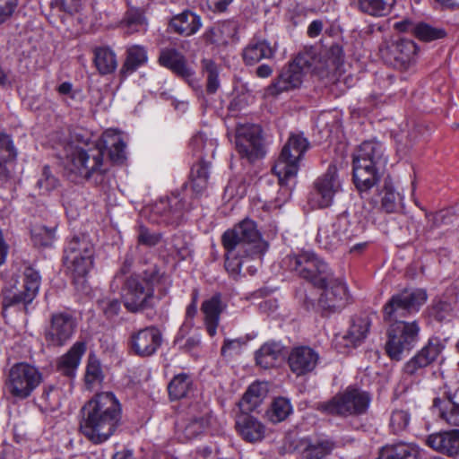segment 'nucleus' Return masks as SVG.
<instances>
[{
    "label": "nucleus",
    "instance_id": "f257e3e1",
    "mask_svg": "<svg viewBox=\"0 0 459 459\" xmlns=\"http://www.w3.org/2000/svg\"><path fill=\"white\" fill-rule=\"evenodd\" d=\"M427 299L423 290H404L394 295L384 307V318L394 323L387 331L385 351L392 359L401 360L415 346L420 327L416 322L399 320L417 311Z\"/></svg>",
    "mask_w": 459,
    "mask_h": 459
},
{
    "label": "nucleus",
    "instance_id": "f03ea898",
    "mask_svg": "<svg viewBox=\"0 0 459 459\" xmlns=\"http://www.w3.org/2000/svg\"><path fill=\"white\" fill-rule=\"evenodd\" d=\"M125 149L126 144L121 135L116 130L108 129L104 132L94 147L84 149L79 146H69L66 151L69 160L68 169L72 173L90 178L108 169L103 160L106 151L112 161L121 162L125 159Z\"/></svg>",
    "mask_w": 459,
    "mask_h": 459
},
{
    "label": "nucleus",
    "instance_id": "7ed1b4c3",
    "mask_svg": "<svg viewBox=\"0 0 459 459\" xmlns=\"http://www.w3.org/2000/svg\"><path fill=\"white\" fill-rule=\"evenodd\" d=\"M82 434L94 444L107 441L115 432L120 420V403L111 393H101L82 408Z\"/></svg>",
    "mask_w": 459,
    "mask_h": 459
},
{
    "label": "nucleus",
    "instance_id": "20e7f679",
    "mask_svg": "<svg viewBox=\"0 0 459 459\" xmlns=\"http://www.w3.org/2000/svg\"><path fill=\"white\" fill-rule=\"evenodd\" d=\"M222 241L227 251L225 266L233 272L241 268L239 256L263 254L267 248V243L261 239L256 226L251 220H244L232 230L226 231Z\"/></svg>",
    "mask_w": 459,
    "mask_h": 459
},
{
    "label": "nucleus",
    "instance_id": "39448f33",
    "mask_svg": "<svg viewBox=\"0 0 459 459\" xmlns=\"http://www.w3.org/2000/svg\"><path fill=\"white\" fill-rule=\"evenodd\" d=\"M4 287L2 290L3 316H6L9 307L30 303L38 294L40 285L39 273L31 267H25L21 274L11 268L2 273Z\"/></svg>",
    "mask_w": 459,
    "mask_h": 459
},
{
    "label": "nucleus",
    "instance_id": "423d86ee",
    "mask_svg": "<svg viewBox=\"0 0 459 459\" xmlns=\"http://www.w3.org/2000/svg\"><path fill=\"white\" fill-rule=\"evenodd\" d=\"M384 148L379 142L365 141L353 153V179L362 194L378 181V167L385 163Z\"/></svg>",
    "mask_w": 459,
    "mask_h": 459
},
{
    "label": "nucleus",
    "instance_id": "0eeeda50",
    "mask_svg": "<svg viewBox=\"0 0 459 459\" xmlns=\"http://www.w3.org/2000/svg\"><path fill=\"white\" fill-rule=\"evenodd\" d=\"M365 227V217L343 212L333 221L320 226L317 241L325 249H334L362 234Z\"/></svg>",
    "mask_w": 459,
    "mask_h": 459
},
{
    "label": "nucleus",
    "instance_id": "6e6552de",
    "mask_svg": "<svg viewBox=\"0 0 459 459\" xmlns=\"http://www.w3.org/2000/svg\"><path fill=\"white\" fill-rule=\"evenodd\" d=\"M93 245L85 237H74L65 249V264L78 290L88 291L87 276L93 265Z\"/></svg>",
    "mask_w": 459,
    "mask_h": 459
},
{
    "label": "nucleus",
    "instance_id": "1a4fd4ad",
    "mask_svg": "<svg viewBox=\"0 0 459 459\" xmlns=\"http://www.w3.org/2000/svg\"><path fill=\"white\" fill-rule=\"evenodd\" d=\"M307 147L308 143L302 135L292 134L290 136L273 168L281 186H288L290 181L295 179L299 170V162Z\"/></svg>",
    "mask_w": 459,
    "mask_h": 459
},
{
    "label": "nucleus",
    "instance_id": "9d476101",
    "mask_svg": "<svg viewBox=\"0 0 459 459\" xmlns=\"http://www.w3.org/2000/svg\"><path fill=\"white\" fill-rule=\"evenodd\" d=\"M283 263L315 286L324 284L330 278L331 273L327 264L313 251H302L299 255H289Z\"/></svg>",
    "mask_w": 459,
    "mask_h": 459
},
{
    "label": "nucleus",
    "instance_id": "9b49d317",
    "mask_svg": "<svg viewBox=\"0 0 459 459\" xmlns=\"http://www.w3.org/2000/svg\"><path fill=\"white\" fill-rule=\"evenodd\" d=\"M369 402L367 393L349 387L331 401L322 403L320 409L326 413L342 416L361 414L368 409Z\"/></svg>",
    "mask_w": 459,
    "mask_h": 459
},
{
    "label": "nucleus",
    "instance_id": "f8f14e48",
    "mask_svg": "<svg viewBox=\"0 0 459 459\" xmlns=\"http://www.w3.org/2000/svg\"><path fill=\"white\" fill-rule=\"evenodd\" d=\"M41 382L42 375L37 368L27 363H18L9 371L7 388L13 396L25 399Z\"/></svg>",
    "mask_w": 459,
    "mask_h": 459
},
{
    "label": "nucleus",
    "instance_id": "ddd939ff",
    "mask_svg": "<svg viewBox=\"0 0 459 459\" xmlns=\"http://www.w3.org/2000/svg\"><path fill=\"white\" fill-rule=\"evenodd\" d=\"M341 190L342 183L337 168L330 165L326 172L316 180L308 202L313 208H326L333 204L334 195Z\"/></svg>",
    "mask_w": 459,
    "mask_h": 459
},
{
    "label": "nucleus",
    "instance_id": "4468645a",
    "mask_svg": "<svg viewBox=\"0 0 459 459\" xmlns=\"http://www.w3.org/2000/svg\"><path fill=\"white\" fill-rule=\"evenodd\" d=\"M153 288L150 281L139 275L130 276L121 290V297L127 310L143 309L152 297Z\"/></svg>",
    "mask_w": 459,
    "mask_h": 459
},
{
    "label": "nucleus",
    "instance_id": "2eb2a0df",
    "mask_svg": "<svg viewBox=\"0 0 459 459\" xmlns=\"http://www.w3.org/2000/svg\"><path fill=\"white\" fill-rule=\"evenodd\" d=\"M308 68L309 65L306 57L298 56L288 67L281 72L278 79L266 88L265 94L267 96H274L283 91L299 88Z\"/></svg>",
    "mask_w": 459,
    "mask_h": 459
},
{
    "label": "nucleus",
    "instance_id": "dca6fc26",
    "mask_svg": "<svg viewBox=\"0 0 459 459\" xmlns=\"http://www.w3.org/2000/svg\"><path fill=\"white\" fill-rule=\"evenodd\" d=\"M236 147L242 157L254 161L264 155L261 129L255 125H244L237 129Z\"/></svg>",
    "mask_w": 459,
    "mask_h": 459
},
{
    "label": "nucleus",
    "instance_id": "f3484780",
    "mask_svg": "<svg viewBox=\"0 0 459 459\" xmlns=\"http://www.w3.org/2000/svg\"><path fill=\"white\" fill-rule=\"evenodd\" d=\"M322 289L318 299V306L328 311H336L342 309L349 301V293L346 285L332 277L325 281L324 284H317Z\"/></svg>",
    "mask_w": 459,
    "mask_h": 459
},
{
    "label": "nucleus",
    "instance_id": "a211bd4d",
    "mask_svg": "<svg viewBox=\"0 0 459 459\" xmlns=\"http://www.w3.org/2000/svg\"><path fill=\"white\" fill-rule=\"evenodd\" d=\"M75 327V320L70 314L56 313L51 316L50 325L45 332V339L50 345L62 346L73 336Z\"/></svg>",
    "mask_w": 459,
    "mask_h": 459
},
{
    "label": "nucleus",
    "instance_id": "6ab92c4d",
    "mask_svg": "<svg viewBox=\"0 0 459 459\" xmlns=\"http://www.w3.org/2000/svg\"><path fill=\"white\" fill-rule=\"evenodd\" d=\"M319 354L308 346H299L291 350L288 362L290 370L297 376L312 372L317 366Z\"/></svg>",
    "mask_w": 459,
    "mask_h": 459
},
{
    "label": "nucleus",
    "instance_id": "aec40b11",
    "mask_svg": "<svg viewBox=\"0 0 459 459\" xmlns=\"http://www.w3.org/2000/svg\"><path fill=\"white\" fill-rule=\"evenodd\" d=\"M161 343V335L155 327H146L131 336L130 346L133 351L139 356L153 354Z\"/></svg>",
    "mask_w": 459,
    "mask_h": 459
},
{
    "label": "nucleus",
    "instance_id": "412c9836",
    "mask_svg": "<svg viewBox=\"0 0 459 459\" xmlns=\"http://www.w3.org/2000/svg\"><path fill=\"white\" fill-rule=\"evenodd\" d=\"M427 445L433 450L456 456L459 455V429H454L432 433L427 437Z\"/></svg>",
    "mask_w": 459,
    "mask_h": 459
},
{
    "label": "nucleus",
    "instance_id": "4be33fe9",
    "mask_svg": "<svg viewBox=\"0 0 459 459\" xmlns=\"http://www.w3.org/2000/svg\"><path fill=\"white\" fill-rule=\"evenodd\" d=\"M16 151L8 135L0 134V187L4 186L12 177L13 161Z\"/></svg>",
    "mask_w": 459,
    "mask_h": 459
},
{
    "label": "nucleus",
    "instance_id": "5701e85b",
    "mask_svg": "<svg viewBox=\"0 0 459 459\" xmlns=\"http://www.w3.org/2000/svg\"><path fill=\"white\" fill-rule=\"evenodd\" d=\"M85 351L86 346L83 342H75L65 354L58 359L57 371L68 377H74Z\"/></svg>",
    "mask_w": 459,
    "mask_h": 459
},
{
    "label": "nucleus",
    "instance_id": "b1692460",
    "mask_svg": "<svg viewBox=\"0 0 459 459\" xmlns=\"http://www.w3.org/2000/svg\"><path fill=\"white\" fill-rule=\"evenodd\" d=\"M267 393V383L255 382L251 384L238 403L241 412L249 413L255 411L262 403Z\"/></svg>",
    "mask_w": 459,
    "mask_h": 459
},
{
    "label": "nucleus",
    "instance_id": "393cba45",
    "mask_svg": "<svg viewBox=\"0 0 459 459\" xmlns=\"http://www.w3.org/2000/svg\"><path fill=\"white\" fill-rule=\"evenodd\" d=\"M378 459H420V450L413 443L401 442L383 447Z\"/></svg>",
    "mask_w": 459,
    "mask_h": 459
},
{
    "label": "nucleus",
    "instance_id": "a878e982",
    "mask_svg": "<svg viewBox=\"0 0 459 459\" xmlns=\"http://www.w3.org/2000/svg\"><path fill=\"white\" fill-rule=\"evenodd\" d=\"M236 425L241 437L249 442H255L263 438L264 427L248 413L242 412L237 419Z\"/></svg>",
    "mask_w": 459,
    "mask_h": 459
},
{
    "label": "nucleus",
    "instance_id": "bb28decb",
    "mask_svg": "<svg viewBox=\"0 0 459 459\" xmlns=\"http://www.w3.org/2000/svg\"><path fill=\"white\" fill-rule=\"evenodd\" d=\"M201 310L204 316L206 331L210 336L213 337L217 333L220 315L223 310L220 297L214 296L204 301Z\"/></svg>",
    "mask_w": 459,
    "mask_h": 459
},
{
    "label": "nucleus",
    "instance_id": "cd10ccee",
    "mask_svg": "<svg viewBox=\"0 0 459 459\" xmlns=\"http://www.w3.org/2000/svg\"><path fill=\"white\" fill-rule=\"evenodd\" d=\"M160 63L178 75L188 79L193 74L186 65L184 56L174 48H165L160 52Z\"/></svg>",
    "mask_w": 459,
    "mask_h": 459
},
{
    "label": "nucleus",
    "instance_id": "c85d7f7f",
    "mask_svg": "<svg viewBox=\"0 0 459 459\" xmlns=\"http://www.w3.org/2000/svg\"><path fill=\"white\" fill-rule=\"evenodd\" d=\"M202 26L200 16L195 13L186 11L171 19L170 27L174 31L190 36L195 34Z\"/></svg>",
    "mask_w": 459,
    "mask_h": 459
},
{
    "label": "nucleus",
    "instance_id": "c756f323",
    "mask_svg": "<svg viewBox=\"0 0 459 459\" xmlns=\"http://www.w3.org/2000/svg\"><path fill=\"white\" fill-rule=\"evenodd\" d=\"M433 408L439 418L448 425L459 426V402L452 397L436 398Z\"/></svg>",
    "mask_w": 459,
    "mask_h": 459
},
{
    "label": "nucleus",
    "instance_id": "7c9ffc66",
    "mask_svg": "<svg viewBox=\"0 0 459 459\" xmlns=\"http://www.w3.org/2000/svg\"><path fill=\"white\" fill-rule=\"evenodd\" d=\"M274 49L266 40H254L243 51V59L247 65H252L264 58H271Z\"/></svg>",
    "mask_w": 459,
    "mask_h": 459
},
{
    "label": "nucleus",
    "instance_id": "2f4dec72",
    "mask_svg": "<svg viewBox=\"0 0 459 459\" xmlns=\"http://www.w3.org/2000/svg\"><path fill=\"white\" fill-rule=\"evenodd\" d=\"M387 53H390L394 58L403 65H409L415 57L418 52L417 45L408 39H400L392 46L385 47Z\"/></svg>",
    "mask_w": 459,
    "mask_h": 459
},
{
    "label": "nucleus",
    "instance_id": "473e14b6",
    "mask_svg": "<svg viewBox=\"0 0 459 459\" xmlns=\"http://www.w3.org/2000/svg\"><path fill=\"white\" fill-rule=\"evenodd\" d=\"M370 320L368 316L358 317L352 321L346 334L342 336L345 346H357L364 341L369 332Z\"/></svg>",
    "mask_w": 459,
    "mask_h": 459
},
{
    "label": "nucleus",
    "instance_id": "72a5a7b5",
    "mask_svg": "<svg viewBox=\"0 0 459 459\" xmlns=\"http://www.w3.org/2000/svg\"><path fill=\"white\" fill-rule=\"evenodd\" d=\"M282 347L277 342L264 343L255 353L256 363L262 368L273 367L282 358Z\"/></svg>",
    "mask_w": 459,
    "mask_h": 459
},
{
    "label": "nucleus",
    "instance_id": "f704fd0d",
    "mask_svg": "<svg viewBox=\"0 0 459 459\" xmlns=\"http://www.w3.org/2000/svg\"><path fill=\"white\" fill-rule=\"evenodd\" d=\"M211 423V416L208 411L195 415L188 416L183 428V432L186 439H193L203 433Z\"/></svg>",
    "mask_w": 459,
    "mask_h": 459
},
{
    "label": "nucleus",
    "instance_id": "c9c22d12",
    "mask_svg": "<svg viewBox=\"0 0 459 459\" xmlns=\"http://www.w3.org/2000/svg\"><path fill=\"white\" fill-rule=\"evenodd\" d=\"M396 0H359V9L374 17H383L388 15Z\"/></svg>",
    "mask_w": 459,
    "mask_h": 459
},
{
    "label": "nucleus",
    "instance_id": "e433bc0d",
    "mask_svg": "<svg viewBox=\"0 0 459 459\" xmlns=\"http://www.w3.org/2000/svg\"><path fill=\"white\" fill-rule=\"evenodd\" d=\"M126 54V59L123 65L124 74H132L137 68L147 63V51L143 46H130L127 48Z\"/></svg>",
    "mask_w": 459,
    "mask_h": 459
},
{
    "label": "nucleus",
    "instance_id": "4c0bfd02",
    "mask_svg": "<svg viewBox=\"0 0 459 459\" xmlns=\"http://www.w3.org/2000/svg\"><path fill=\"white\" fill-rule=\"evenodd\" d=\"M209 163L201 161L193 166L191 170L190 187L196 195L204 192L208 186Z\"/></svg>",
    "mask_w": 459,
    "mask_h": 459
},
{
    "label": "nucleus",
    "instance_id": "58836bf2",
    "mask_svg": "<svg viewBox=\"0 0 459 459\" xmlns=\"http://www.w3.org/2000/svg\"><path fill=\"white\" fill-rule=\"evenodd\" d=\"M94 62L101 74L113 73L117 67L116 55L108 48H96Z\"/></svg>",
    "mask_w": 459,
    "mask_h": 459
},
{
    "label": "nucleus",
    "instance_id": "ea45409f",
    "mask_svg": "<svg viewBox=\"0 0 459 459\" xmlns=\"http://www.w3.org/2000/svg\"><path fill=\"white\" fill-rule=\"evenodd\" d=\"M104 378L103 371L100 360L96 356L89 355L86 370H85V385L89 389L99 386Z\"/></svg>",
    "mask_w": 459,
    "mask_h": 459
},
{
    "label": "nucleus",
    "instance_id": "a19ab883",
    "mask_svg": "<svg viewBox=\"0 0 459 459\" xmlns=\"http://www.w3.org/2000/svg\"><path fill=\"white\" fill-rule=\"evenodd\" d=\"M292 411L289 400L279 397L273 401L271 408L266 411V417L273 423L284 420Z\"/></svg>",
    "mask_w": 459,
    "mask_h": 459
},
{
    "label": "nucleus",
    "instance_id": "79ce46f5",
    "mask_svg": "<svg viewBox=\"0 0 459 459\" xmlns=\"http://www.w3.org/2000/svg\"><path fill=\"white\" fill-rule=\"evenodd\" d=\"M191 145L196 153L206 157H212L217 147L216 139L207 135L205 133H199L191 141Z\"/></svg>",
    "mask_w": 459,
    "mask_h": 459
},
{
    "label": "nucleus",
    "instance_id": "37998d69",
    "mask_svg": "<svg viewBox=\"0 0 459 459\" xmlns=\"http://www.w3.org/2000/svg\"><path fill=\"white\" fill-rule=\"evenodd\" d=\"M333 447L330 440L320 439L307 444L303 453L307 459H322L331 453Z\"/></svg>",
    "mask_w": 459,
    "mask_h": 459
},
{
    "label": "nucleus",
    "instance_id": "c03bdc74",
    "mask_svg": "<svg viewBox=\"0 0 459 459\" xmlns=\"http://www.w3.org/2000/svg\"><path fill=\"white\" fill-rule=\"evenodd\" d=\"M191 385V380L186 374L176 376L169 385V394L172 399L178 400L185 397Z\"/></svg>",
    "mask_w": 459,
    "mask_h": 459
},
{
    "label": "nucleus",
    "instance_id": "a18cd8bd",
    "mask_svg": "<svg viewBox=\"0 0 459 459\" xmlns=\"http://www.w3.org/2000/svg\"><path fill=\"white\" fill-rule=\"evenodd\" d=\"M444 344L439 338H430L428 343L417 353L420 358L426 360L427 366L430 365L441 353Z\"/></svg>",
    "mask_w": 459,
    "mask_h": 459
},
{
    "label": "nucleus",
    "instance_id": "49530a36",
    "mask_svg": "<svg viewBox=\"0 0 459 459\" xmlns=\"http://www.w3.org/2000/svg\"><path fill=\"white\" fill-rule=\"evenodd\" d=\"M412 32L419 39L423 41H431L442 39L445 36L443 30L434 28L427 23L414 25Z\"/></svg>",
    "mask_w": 459,
    "mask_h": 459
},
{
    "label": "nucleus",
    "instance_id": "de8ad7c7",
    "mask_svg": "<svg viewBox=\"0 0 459 459\" xmlns=\"http://www.w3.org/2000/svg\"><path fill=\"white\" fill-rule=\"evenodd\" d=\"M400 201V195L386 184L381 193V207L386 212H394L398 209Z\"/></svg>",
    "mask_w": 459,
    "mask_h": 459
},
{
    "label": "nucleus",
    "instance_id": "09e8293b",
    "mask_svg": "<svg viewBox=\"0 0 459 459\" xmlns=\"http://www.w3.org/2000/svg\"><path fill=\"white\" fill-rule=\"evenodd\" d=\"M31 238L37 246H50L55 239V230L42 225L35 226L31 230Z\"/></svg>",
    "mask_w": 459,
    "mask_h": 459
},
{
    "label": "nucleus",
    "instance_id": "8fccbe9b",
    "mask_svg": "<svg viewBox=\"0 0 459 459\" xmlns=\"http://www.w3.org/2000/svg\"><path fill=\"white\" fill-rule=\"evenodd\" d=\"M127 32L133 33L145 29V19L138 10H131L126 13L125 20Z\"/></svg>",
    "mask_w": 459,
    "mask_h": 459
},
{
    "label": "nucleus",
    "instance_id": "3c124183",
    "mask_svg": "<svg viewBox=\"0 0 459 459\" xmlns=\"http://www.w3.org/2000/svg\"><path fill=\"white\" fill-rule=\"evenodd\" d=\"M410 414L403 410H396L393 411L390 420V427L394 433L404 430L410 422Z\"/></svg>",
    "mask_w": 459,
    "mask_h": 459
},
{
    "label": "nucleus",
    "instance_id": "603ef678",
    "mask_svg": "<svg viewBox=\"0 0 459 459\" xmlns=\"http://www.w3.org/2000/svg\"><path fill=\"white\" fill-rule=\"evenodd\" d=\"M204 69L207 74V91L211 93H214L220 85L217 67L211 60H204Z\"/></svg>",
    "mask_w": 459,
    "mask_h": 459
},
{
    "label": "nucleus",
    "instance_id": "864d4df0",
    "mask_svg": "<svg viewBox=\"0 0 459 459\" xmlns=\"http://www.w3.org/2000/svg\"><path fill=\"white\" fill-rule=\"evenodd\" d=\"M137 238L139 244L145 245L147 247L155 246L160 240V235L159 233L151 231L143 226L139 227Z\"/></svg>",
    "mask_w": 459,
    "mask_h": 459
},
{
    "label": "nucleus",
    "instance_id": "5fc2aeb1",
    "mask_svg": "<svg viewBox=\"0 0 459 459\" xmlns=\"http://www.w3.org/2000/svg\"><path fill=\"white\" fill-rule=\"evenodd\" d=\"M39 188L43 192H48L56 188L57 181L55 177L52 176L48 167L43 169L40 178L37 183Z\"/></svg>",
    "mask_w": 459,
    "mask_h": 459
},
{
    "label": "nucleus",
    "instance_id": "6e6d98bb",
    "mask_svg": "<svg viewBox=\"0 0 459 459\" xmlns=\"http://www.w3.org/2000/svg\"><path fill=\"white\" fill-rule=\"evenodd\" d=\"M428 367L426 364V360L419 357L418 354L413 356L410 360H408L403 366V372L407 375H415L418 374L421 369Z\"/></svg>",
    "mask_w": 459,
    "mask_h": 459
},
{
    "label": "nucleus",
    "instance_id": "4d7b16f0",
    "mask_svg": "<svg viewBox=\"0 0 459 459\" xmlns=\"http://www.w3.org/2000/svg\"><path fill=\"white\" fill-rule=\"evenodd\" d=\"M246 342L240 339L230 340L226 339L221 347V354L223 356H231L241 351Z\"/></svg>",
    "mask_w": 459,
    "mask_h": 459
},
{
    "label": "nucleus",
    "instance_id": "13d9d810",
    "mask_svg": "<svg viewBox=\"0 0 459 459\" xmlns=\"http://www.w3.org/2000/svg\"><path fill=\"white\" fill-rule=\"evenodd\" d=\"M17 0H0V23L6 22L14 13Z\"/></svg>",
    "mask_w": 459,
    "mask_h": 459
},
{
    "label": "nucleus",
    "instance_id": "bf43d9fd",
    "mask_svg": "<svg viewBox=\"0 0 459 459\" xmlns=\"http://www.w3.org/2000/svg\"><path fill=\"white\" fill-rule=\"evenodd\" d=\"M100 307L104 314L111 318L118 315L120 303L117 299H104L100 301Z\"/></svg>",
    "mask_w": 459,
    "mask_h": 459
},
{
    "label": "nucleus",
    "instance_id": "052dcab7",
    "mask_svg": "<svg viewBox=\"0 0 459 459\" xmlns=\"http://www.w3.org/2000/svg\"><path fill=\"white\" fill-rule=\"evenodd\" d=\"M61 5L64 11L73 13L80 10L82 0H62Z\"/></svg>",
    "mask_w": 459,
    "mask_h": 459
},
{
    "label": "nucleus",
    "instance_id": "680f3d73",
    "mask_svg": "<svg viewBox=\"0 0 459 459\" xmlns=\"http://www.w3.org/2000/svg\"><path fill=\"white\" fill-rule=\"evenodd\" d=\"M323 30V22L319 20L313 21L307 28V35L310 38L317 37Z\"/></svg>",
    "mask_w": 459,
    "mask_h": 459
},
{
    "label": "nucleus",
    "instance_id": "e2e57ef3",
    "mask_svg": "<svg viewBox=\"0 0 459 459\" xmlns=\"http://www.w3.org/2000/svg\"><path fill=\"white\" fill-rule=\"evenodd\" d=\"M209 4L214 11L223 12L233 0H208Z\"/></svg>",
    "mask_w": 459,
    "mask_h": 459
},
{
    "label": "nucleus",
    "instance_id": "0e129e2a",
    "mask_svg": "<svg viewBox=\"0 0 459 459\" xmlns=\"http://www.w3.org/2000/svg\"><path fill=\"white\" fill-rule=\"evenodd\" d=\"M200 341H201V339L199 336H192V337L187 338L185 341L184 344H180V347H183L186 350H191V349L196 347L197 345H199Z\"/></svg>",
    "mask_w": 459,
    "mask_h": 459
},
{
    "label": "nucleus",
    "instance_id": "69168bd1",
    "mask_svg": "<svg viewBox=\"0 0 459 459\" xmlns=\"http://www.w3.org/2000/svg\"><path fill=\"white\" fill-rule=\"evenodd\" d=\"M272 73L273 69L267 65H262L256 69V74L261 78H267L272 74Z\"/></svg>",
    "mask_w": 459,
    "mask_h": 459
},
{
    "label": "nucleus",
    "instance_id": "338daca9",
    "mask_svg": "<svg viewBox=\"0 0 459 459\" xmlns=\"http://www.w3.org/2000/svg\"><path fill=\"white\" fill-rule=\"evenodd\" d=\"M444 8L455 9L459 7V0H435Z\"/></svg>",
    "mask_w": 459,
    "mask_h": 459
},
{
    "label": "nucleus",
    "instance_id": "774afa93",
    "mask_svg": "<svg viewBox=\"0 0 459 459\" xmlns=\"http://www.w3.org/2000/svg\"><path fill=\"white\" fill-rule=\"evenodd\" d=\"M113 459H134L133 454L130 450H122L116 453Z\"/></svg>",
    "mask_w": 459,
    "mask_h": 459
}]
</instances>
